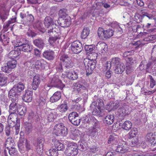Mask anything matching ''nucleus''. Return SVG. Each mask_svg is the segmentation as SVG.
I'll return each mask as SVG.
<instances>
[{
    "instance_id": "1",
    "label": "nucleus",
    "mask_w": 156,
    "mask_h": 156,
    "mask_svg": "<svg viewBox=\"0 0 156 156\" xmlns=\"http://www.w3.org/2000/svg\"><path fill=\"white\" fill-rule=\"evenodd\" d=\"M24 84L21 82L14 85L9 92L8 95L9 98L12 99V101L17 100L20 92L24 89Z\"/></svg>"
},
{
    "instance_id": "2",
    "label": "nucleus",
    "mask_w": 156,
    "mask_h": 156,
    "mask_svg": "<svg viewBox=\"0 0 156 156\" xmlns=\"http://www.w3.org/2000/svg\"><path fill=\"white\" fill-rule=\"evenodd\" d=\"M97 56L98 55L96 53H93L91 54L90 57L92 58V60L87 59L84 62L87 75L91 74L95 68L96 62V59L97 58Z\"/></svg>"
},
{
    "instance_id": "3",
    "label": "nucleus",
    "mask_w": 156,
    "mask_h": 156,
    "mask_svg": "<svg viewBox=\"0 0 156 156\" xmlns=\"http://www.w3.org/2000/svg\"><path fill=\"white\" fill-rule=\"evenodd\" d=\"M98 103L95 101L93 102L91 105V110L93 111L92 114L94 115L99 117L103 116L104 114L101 109L104 106L102 100L98 99L97 100Z\"/></svg>"
},
{
    "instance_id": "4",
    "label": "nucleus",
    "mask_w": 156,
    "mask_h": 156,
    "mask_svg": "<svg viewBox=\"0 0 156 156\" xmlns=\"http://www.w3.org/2000/svg\"><path fill=\"white\" fill-rule=\"evenodd\" d=\"M44 24L47 28L48 31L47 34L50 36L52 35L54 32H56V27L58 26L53 19L49 16L46 17L44 20Z\"/></svg>"
},
{
    "instance_id": "5",
    "label": "nucleus",
    "mask_w": 156,
    "mask_h": 156,
    "mask_svg": "<svg viewBox=\"0 0 156 156\" xmlns=\"http://www.w3.org/2000/svg\"><path fill=\"white\" fill-rule=\"evenodd\" d=\"M53 132L57 136H65L68 134L67 128L62 123L57 124L55 125Z\"/></svg>"
},
{
    "instance_id": "6",
    "label": "nucleus",
    "mask_w": 156,
    "mask_h": 156,
    "mask_svg": "<svg viewBox=\"0 0 156 156\" xmlns=\"http://www.w3.org/2000/svg\"><path fill=\"white\" fill-rule=\"evenodd\" d=\"M17 64L16 60H13L9 61L2 67L1 69L5 72L9 73L13 69L16 67Z\"/></svg>"
},
{
    "instance_id": "7",
    "label": "nucleus",
    "mask_w": 156,
    "mask_h": 156,
    "mask_svg": "<svg viewBox=\"0 0 156 156\" xmlns=\"http://www.w3.org/2000/svg\"><path fill=\"white\" fill-rule=\"evenodd\" d=\"M129 106L124 105L120 107L115 112L116 116L120 119H122L129 114Z\"/></svg>"
},
{
    "instance_id": "8",
    "label": "nucleus",
    "mask_w": 156,
    "mask_h": 156,
    "mask_svg": "<svg viewBox=\"0 0 156 156\" xmlns=\"http://www.w3.org/2000/svg\"><path fill=\"white\" fill-rule=\"evenodd\" d=\"M98 35L99 37L108 38L111 37L113 35V31L111 29L104 30L102 28L99 27L98 30Z\"/></svg>"
},
{
    "instance_id": "9",
    "label": "nucleus",
    "mask_w": 156,
    "mask_h": 156,
    "mask_svg": "<svg viewBox=\"0 0 156 156\" xmlns=\"http://www.w3.org/2000/svg\"><path fill=\"white\" fill-rule=\"evenodd\" d=\"M60 60L62 61L61 64L66 68H72L74 65V64L71 59L66 55H64L61 56Z\"/></svg>"
},
{
    "instance_id": "10",
    "label": "nucleus",
    "mask_w": 156,
    "mask_h": 156,
    "mask_svg": "<svg viewBox=\"0 0 156 156\" xmlns=\"http://www.w3.org/2000/svg\"><path fill=\"white\" fill-rule=\"evenodd\" d=\"M69 119L74 125H79L80 122V120L78 117V115L76 112H73L70 113L69 115Z\"/></svg>"
},
{
    "instance_id": "11",
    "label": "nucleus",
    "mask_w": 156,
    "mask_h": 156,
    "mask_svg": "<svg viewBox=\"0 0 156 156\" xmlns=\"http://www.w3.org/2000/svg\"><path fill=\"white\" fill-rule=\"evenodd\" d=\"M156 67V58L150 59L145 66L146 72L151 73L155 70Z\"/></svg>"
},
{
    "instance_id": "12",
    "label": "nucleus",
    "mask_w": 156,
    "mask_h": 156,
    "mask_svg": "<svg viewBox=\"0 0 156 156\" xmlns=\"http://www.w3.org/2000/svg\"><path fill=\"white\" fill-rule=\"evenodd\" d=\"M71 49L74 53H79L82 50V44L79 41H75L72 44Z\"/></svg>"
},
{
    "instance_id": "13",
    "label": "nucleus",
    "mask_w": 156,
    "mask_h": 156,
    "mask_svg": "<svg viewBox=\"0 0 156 156\" xmlns=\"http://www.w3.org/2000/svg\"><path fill=\"white\" fill-rule=\"evenodd\" d=\"M17 115L16 113H10L8 118V122L9 125L11 127H14L15 125V121L17 122V124L20 123H19V121L17 120Z\"/></svg>"
},
{
    "instance_id": "14",
    "label": "nucleus",
    "mask_w": 156,
    "mask_h": 156,
    "mask_svg": "<svg viewBox=\"0 0 156 156\" xmlns=\"http://www.w3.org/2000/svg\"><path fill=\"white\" fill-rule=\"evenodd\" d=\"M145 139L146 141L149 142L150 146L156 145V132L153 133H148Z\"/></svg>"
},
{
    "instance_id": "15",
    "label": "nucleus",
    "mask_w": 156,
    "mask_h": 156,
    "mask_svg": "<svg viewBox=\"0 0 156 156\" xmlns=\"http://www.w3.org/2000/svg\"><path fill=\"white\" fill-rule=\"evenodd\" d=\"M14 127V128L13 129V131H11V129L13 127H11L9 125V126L6 127L5 132L6 135L7 136H9L11 133H13L14 131H15V135H17L18 134L20 130V124H17V125H16Z\"/></svg>"
},
{
    "instance_id": "16",
    "label": "nucleus",
    "mask_w": 156,
    "mask_h": 156,
    "mask_svg": "<svg viewBox=\"0 0 156 156\" xmlns=\"http://www.w3.org/2000/svg\"><path fill=\"white\" fill-rule=\"evenodd\" d=\"M84 135L83 133L80 131L78 129H72L71 131L70 137L73 140H76L82 137Z\"/></svg>"
},
{
    "instance_id": "17",
    "label": "nucleus",
    "mask_w": 156,
    "mask_h": 156,
    "mask_svg": "<svg viewBox=\"0 0 156 156\" xmlns=\"http://www.w3.org/2000/svg\"><path fill=\"white\" fill-rule=\"evenodd\" d=\"M57 116L56 112L54 110H52L48 111L47 113V120L48 122L53 121Z\"/></svg>"
},
{
    "instance_id": "18",
    "label": "nucleus",
    "mask_w": 156,
    "mask_h": 156,
    "mask_svg": "<svg viewBox=\"0 0 156 156\" xmlns=\"http://www.w3.org/2000/svg\"><path fill=\"white\" fill-rule=\"evenodd\" d=\"M41 82L40 78L38 75L35 76L33 79L31 84L32 87L34 90H36L39 87Z\"/></svg>"
},
{
    "instance_id": "19",
    "label": "nucleus",
    "mask_w": 156,
    "mask_h": 156,
    "mask_svg": "<svg viewBox=\"0 0 156 156\" xmlns=\"http://www.w3.org/2000/svg\"><path fill=\"white\" fill-rule=\"evenodd\" d=\"M119 106V103L118 101L110 102L106 106V109L109 111L116 109Z\"/></svg>"
},
{
    "instance_id": "20",
    "label": "nucleus",
    "mask_w": 156,
    "mask_h": 156,
    "mask_svg": "<svg viewBox=\"0 0 156 156\" xmlns=\"http://www.w3.org/2000/svg\"><path fill=\"white\" fill-rule=\"evenodd\" d=\"M33 92L31 91L26 90L25 94L23 96V99L26 102H30L32 99Z\"/></svg>"
},
{
    "instance_id": "21",
    "label": "nucleus",
    "mask_w": 156,
    "mask_h": 156,
    "mask_svg": "<svg viewBox=\"0 0 156 156\" xmlns=\"http://www.w3.org/2000/svg\"><path fill=\"white\" fill-rule=\"evenodd\" d=\"M25 40L21 37H17L16 40H14L12 42L13 45L15 47H20L24 43Z\"/></svg>"
},
{
    "instance_id": "22",
    "label": "nucleus",
    "mask_w": 156,
    "mask_h": 156,
    "mask_svg": "<svg viewBox=\"0 0 156 156\" xmlns=\"http://www.w3.org/2000/svg\"><path fill=\"white\" fill-rule=\"evenodd\" d=\"M59 78V77L58 75H55L54 77L52 78L51 83L52 84H54L58 87H64L65 85L62 83Z\"/></svg>"
},
{
    "instance_id": "23",
    "label": "nucleus",
    "mask_w": 156,
    "mask_h": 156,
    "mask_svg": "<svg viewBox=\"0 0 156 156\" xmlns=\"http://www.w3.org/2000/svg\"><path fill=\"white\" fill-rule=\"evenodd\" d=\"M125 68L124 64L120 63L116 65L114 69V71L115 73L117 74H121L124 71Z\"/></svg>"
},
{
    "instance_id": "24",
    "label": "nucleus",
    "mask_w": 156,
    "mask_h": 156,
    "mask_svg": "<svg viewBox=\"0 0 156 156\" xmlns=\"http://www.w3.org/2000/svg\"><path fill=\"white\" fill-rule=\"evenodd\" d=\"M119 126L126 130H129L132 127V123L129 121H126L123 123H120Z\"/></svg>"
},
{
    "instance_id": "25",
    "label": "nucleus",
    "mask_w": 156,
    "mask_h": 156,
    "mask_svg": "<svg viewBox=\"0 0 156 156\" xmlns=\"http://www.w3.org/2000/svg\"><path fill=\"white\" fill-rule=\"evenodd\" d=\"M32 49V46L30 44H23L19 48V49L24 52L30 51Z\"/></svg>"
},
{
    "instance_id": "26",
    "label": "nucleus",
    "mask_w": 156,
    "mask_h": 156,
    "mask_svg": "<svg viewBox=\"0 0 156 156\" xmlns=\"http://www.w3.org/2000/svg\"><path fill=\"white\" fill-rule=\"evenodd\" d=\"M61 97V94L60 92L57 91L55 92L51 97L50 101L53 103L58 101Z\"/></svg>"
},
{
    "instance_id": "27",
    "label": "nucleus",
    "mask_w": 156,
    "mask_h": 156,
    "mask_svg": "<svg viewBox=\"0 0 156 156\" xmlns=\"http://www.w3.org/2000/svg\"><path fill=\"white\" fill-rule=\"evenodd\" d=\"M114 116L113 115L107 116L103 120V122L105 124L110 125L113 123L114 121Z\"/></svg>"
},
{
    "instance_id": "28",
    "label": "nucleus",
    "mask_w": 156,
    "mask_h": 156,
    "mask_svg": "<svg viewBox=\"0 0 156 156\" xmlns=\"http://www.w3.org/2000/svg\"><path fill=\"white\" fill-rule=\"evenodd\" d=\"M66 75L67 77L72 80H75L78 77L77 73L71 70L68 71Z\"/></svg>"
},
{
    "instance_id": "29",
    "label": "nucleus",
    "mask_w": 156,
    "mask_h": 156,
    "mask_svg": "<svg viewBox=\"0 0 156 156\" xmlns=\"http://www.w3.org/2000/svg\"><path fill=\"white\" fill-rule=\"evenodd\" d=\"M21 53L20 49L17 50L12 51L9 54V56L12 59L16 58Z\"/></svg>"
},
{
    "instance_id": "30",
    "label": "nucleus",
    "mask_w": 156,
    "mask_h": 156,
    "mask_svg": "<svg viewBox=\"0 0 156 156\" xmlns=\"http://www.w3.org/2000/svg\"><path fill=\"white\" fill-rule=\"evenodd\" d=\"M12 103L9 106V112L10 113H15L17 111V107L16 102H15L16 101H12L11 99Z\"/></svg>"
},
{
    "instance_id": "31",
    "label": "nucleus",
    "mask_w": 156,
    "mask_h": 156,
    "mask_svg": "<svg viewBox=\"0 0 156 156\" xmlns=\"http://www.w3.org/2000/svg\"><path fill=\"white\" fill-rule=\"evenodd\" d=\"M54 52L52 51H47L44 52L43 53V55L46 59L51 60L54 58Z\"/></svg>"
},
{
    "instance_id": "32",
    "label": "nucleus",
    "mask_w": 156,
    "mask_h": 156,
    "mask_svg": "<svg viewBox=\"0 0 156 156\" xmlns=\"http://www.w3.org/2000/svg\"><path fill=\"white\" fill-rule=\"evenodd\" d=\"M63 19L62 20L61 22L60 23V26L62 27H69L71 23L70 19H68V17Z\"/></svg>"
},
{
    "instance_id": "33",
    "label": "nucleus",
    "mask_w": 156,
    "mask_h": 156,
    "mask_svg": "<svg viewBox=\"0 0 156 156\" xmlns=\"http://www.w3.org/2000/svg\"><path fill=\"white\" fill-rule=\"evenodd\" d=\"M17 112L20 115L24 116L26 112V108L22 106L17 107Z\"/></svg>"
},
{
    "instance_id": "34",
    "label": "nucleus",
    "mask_w": 156,
    "mask_h": 156,
    "mask_svg": "<svg viewBox=\"0 0 156 156\" xmlns=\"http://www.w3.org/2000/svg\"><path fill=\"white\" fill-rule=\"evenodd\" d=\"M73 85L74 90L78 93L82 89H85L87 87L83 86L81 84L78 83H74Z\"/></svg>"
},
{
    "instance_id": "35",
    "label": "nucleus",
    "mask_w": 156,
    "mask_h": 156,
    "mask_svg": "<svg viewBox=\"0 0 156 156\" xmlns=\"http://www.w3.org/2000/svg\"><path fill=\"white\" fill-rule=\"evenodd\" d=\"M34 43L35 45L40 48H42L44 45V41L41 39L35 40L34 41Z\"/></svg>"
},
{
    "instance_id": "36",
    "label": "nucleus",
    "mask_w": 156,
    "mask_h": 156,
    "mask_svg": "<svg viewBox=\"0 0 156 156\" xmlns=\"http://www.w3.org/2000/svg\"><path fill=\"white\" fill-rule=\"evenodd\" d=\"M7 80V77L3 75V73L0 72V87L3 86L6 84Z\"/></svg>"
},
{
    "instance_id": "37",
    "label": "nucleus",
    "mask_w": 156,
    "mask_h": 156,
    "mask_svg": "<svg viewBox=\"0 0 156 156\" xmlns=\"http://www.w3.org/2000/svg\"><path fill=\"white\" fill-rule=\"evenodd\" d=\"M98 47H101V51L102 53L105 52L107 50L108 46L104 42H99L97 45Z\"/></svg>"
},
{
    "instance_id": "38",
    "label": "nucleus",
    "mask_w": 156,
    "mask_h": 156,
    "mask_svg": "<svg viewBox=\"0 0 156 156\" xmlns=\"http://www.w3.org/2000/svg\"><path fill=\"white\" fill-rule=\"evenodd\" d=\"M60 17L62 18H65L68 17L67 10L65 9H61L59 11Z\"/></svg>"
},
{
    "instance_id": "39",
    "label": "nucleus",
    "mask_w": 156,
    "mask_h": 156,
    "mask_svg": "<svg viewBox=\"0 0 156 156\" xmlns=\"http://www.w3.org/2000/svg\"><path fill=\"white\" fill-rule=\"evenodd\" d=\"M57 109L61 112H64L68 109V107L67 104H62L58 106L57 108Z\"/></svg>"
},
{
    "instance_id": "40",
    "label": "nucleus",
    "mask_w": 156,
    "mask_h": 156,
    "mask_svg": "<svg viewBox=\"0 0 156 156\" xmlns=\"http://www.w3.org/2000/svg\"><path fill=\"white\" fill-rule=\"evenodd\" d=\"M89 30L88 28H85L83 29L81 34V37L82 39L86 38L89 34Z\"/></svg>"
},
{
    "instance_id": "41",
    "label": "nucleus",
    "mask_w": 156,
    "mask_h": 156,
    "mask_svg": "<svg viewBox=\"0 0 156 156\" xmlns=\"http://www.w3.org/2000/svg\"><path fill=\"white\" fill-rule=\"evenodd\" d=\"M128 149V147H117L115 151L117 152L123 153L127 152Z\"/></svg>"
},
{
    "instance_id": "42",
    "label": "nucleus",
    "mask_w": 156,
    "mask_h": 156,
    "mask_svg": "<svg viewBox=\"0 0 156 156\" xmlns=\"http://www.w3.org/2000/svg\"><path fill=\"white\" fill-rule=\"evenodd\" d=\"M119 59L118 58H113L112 59L111 61L110 62V64L109 66H107V69H109L111 66H114V65L119 64Z\"/></svg>"
},
{
    "instance_id": "43",
    "label": "nucleus",
    "mask_w": 156,
    "mask_h": 156,
    "mask_svg": "<svg viewBox=\"0 0 156 156\" xmlns=\"http://www.w3.org/2000/svg\"><path fill=\"white\" fill-rule=\"evenodd\" d=\"M95 3L98 9L102 5H103L104 7L106 8H108L110 7V5L106 3H103L102 2H98L97 1H96L95 2Z\"/></svg>"
},
{
    "instance_id": "44",
    "label": "nucleus",
    "mask_w": 156,
    "mask_h": 156,
    "mask_svg": "<svg viewBox=\"0 0 156 156\" xmlns=\"http://www.w3.org/2000/svg\"><path fill=\"white\" fill-rule=\"evenodd\" d=\"M137 133V130L136 128H133L128 133L129 138H132L135 137Z\"/></svg>"
},
{
    "instance_id": "45",
    "label": "nucleus",
    "mask_w": 156,
    "mask_h": 156,
    "mask_svg": "<svg viewBox=\"0 0 156 156\" xmlns=\"http://www.w3.org/2000/svg\"><path fill=\"white\" fill-rule=\"evenodd\" d=\"M14 142L13 140L11 138H8L5 143V145L8 146H12L14 145Z\"/></svg>"
},
{
    "instance_id": "46",
    "label": "nucleus",
    "mask_w": 156,
    "mask_h": 156,
    "mask_svg": "<svg viewBox=\"0 0 156 156\" xmlns=\"http://www.w3.org/2000/svg\"><path fill=\"white\" fill-rule=\"evenodd\" d=\"M74 148L73 147H67L65 151V153L68 156H70L73 153V150H74Z\"/></svg>"
},
{
    "instance_id": "47",
    "label": "nucleus",
    "mask_w": 156,
    "mask_h": 156,
    "mask_svg": "<svg viewBox=\"0 0 156 156\" xmlns=\"http://www.w3.org/2000/svg\"><path fill=\"white\" fill-rule=\"evenodd\" d=\"M49 152L51 156H57L58 155V152L56 147H55L53 148L50 149L49 150Z\"/></svg>"
},
{
    "instance_id": "48",
    "label": "nucleus",
    "mask_w": 156,
    "mask_h": 156,
    "mask_svg": "<svg viewBox=\"0 0 156 156\" xmlns=\"http://www.w3.org/2000/svg\"><path fill=\"white\" fill-rule=\"evenodd\" d=\"M142 16L143 17L144 16H146L148 17L149 20L153 19L155 21L156 20V18H154L152 14H149L147 12H143L142 13Z\"/></svg>"
},
{
    "instance_id": "49",
    "label": "nucleus",
    "mask_w": 156,
    "mask_h": 156,
    "mask_svg": "<svg viewBox=\"0 0 156 156\" xmlns=\"http://www.w3.org/2000/svg\"><path fill=\"white\" fill-rule=\"evenodd\" d=\"M0 41L5 45L8 43L9 41L6 38V37L5 35H1L0 36Z\"/></svg>"
},
{
    "instance_id": "50",
    "label": "nucleus",
    "mask_w": 156,
    "mask_h": 156,
    "mask_svg": "<svg viewBox=\"0 0 156 156\" xmlns=\"http://www.w3.org/2000/svg\"><path fill=\"white\" fill-rule=\"evenodd\" d=\"M125 0H120V1L119 4L122 6H128L129 9L131 8V5L128 3L126 1H125Z\"/></svg>"
},
{
    "instance_id": "51",
    "label": "nucleus",
    "mask_w": 156,
    "mask_h": 156,
    "mask_svg": "<svg viewBox=\"0 0 156 156\" xmlns=\"http://www.w3.org/2000/svg\"><path fill=\"white\" fill-rule=\"evenodd\" d=\"M117 136L115 134L111 135L108 138V143L109 144L112 143V142H113L114 140H115L117 138Z\"/></svg>"
},
{
    "instance_id": "52",
    "label": "nucleus",
    "mask_w": 156,
    "mask_h": 156,
    "mask_svg": "<svg viewBox=\"0 0 156 156\" xmlns=\"http://www.w3.org/2000/svg\"><path fill=\"white\" fill-rule=\"evenodd\" d=\"M52 142V145L54 144L55 146H62L63 145V144L60 141L56 139L53 140Z\"/></svg>"
},
{
    "instance_id": "53",
    "label": "nucleus",
    "mask_w": 156,
    "mask_h": 156,
    "mask_svg": "<svg viewBox=\"0 0 156 156\" xmlns=\"http://www.w3.org/2000/svg\"><path fill=\"white\" fill-rule=\"evenodd\" d=\"M47 99V98L46 96H44V98H42L41 97L39 101L40 105L43 106L46 103V101Z\"/></svg>"
},
{
    "instance_id": "54",
    "label": "nucleus",
    "mask_w": 156,
    "mask_h": 156,
    "mask_svg": "<svg viewBox=\"0 0 156 156\" xmlns=\"http://www.w3.org/2000/svg\"><path fill=\"white\" fill-rule=\"evenodd\" d=\"M141 16L138 13H136L134 16V19L135 21L139 23L141 20Z\"/></svg>"
},
{
    "instance_id": "55",
    "label": "nucleus",
    "mask_w": 156,
    "mask_h": 156,
    "mask_svg": "<svg viewBox=\"0 0 156 156\" xmlns=\"http://www.w3.org/2000/svg\"><path fill=\"white\" fill-rule=\"evenodd\" d=\"M149 78L150 79V86L152 88L155 85V82L154 80L152 78L151 76V75L149 76Z\"/></svg>"
},
{
    "instance_id": "56",
    "label": "nucleus",
    "mask_w": 156,
    "mask_h": 156,
    "mask_svg": "<svg viewBox=\"0 0 156 156\" xmlns=\"http://www.w3.org/2000/svg\"><path fill=\"white\" fill-rule=\"evenodd\" d=\"M44 142V139L42 137H39L37 139V145L39 146L41 145H42Z\"/></svg>"
},
{
    "instance_id": "57",
    "label": "nucleus",
    "mask_w": 156,
    "mask_h": 156,
    "mask_svg": "<svg viewBox=\"0 0 156 156\" xmlns=\"http://www.w3.org/2000/svg\"><path fill=\"white\" fill-rule=\"evenodd\" d=\"M49 42L51 44L54 45V43L55 42H58V41H57V39L55 37H51L49 38Z\"/></svg>"
},
{
    "instance_id": "58",
    "label": "nucleus",
    "mask_w": 156,
    "mask_h": 156,
    "mask_svg": "<svg viewBox=\"0 0 156 156\" xmlns=\"http://www.w3.org/2000/svg\"><path fill=\"white\" fill-rule=\"evenodd\" d=\"M26 20L29 21H32L34 20V17L31 14H28L27 15Z\"/></svg>"
},
{
    "instance_id": "59",
    "label": "nucleus",
    "mask_w": 156,
    "mask_h": 156,
    "mask_svg": "<svg viewBox=\"0 0 156 156\" xmlns=\"http://www.w3.org/2000/svg\"><path fill=\"white\" fill-rule=\"evenodd\" d=\"M85 49L86 51H91L93 50V47L91 45H86L85 46Z\"/></svg>"
},
{
    "instance_id": "60",
    "label": "nucleus",
    "mask_w": 156,
    "mask_h": 156,
    "mask_svg": "<svg viewBox=\"0 0 156 156\" xmlns=\"http://www.w3.org/2000/svg\"><path fill=\"white\" fill-rule=\"evenodd\" d=\"M17 18V15L16 13H15V15L12 16V18L9 21H10L11 23H13L16 22V19Z\"/></svg>"
},
{
    "instance_id": "61",
    "label": "nucleus",
    "mask_w": 156,
    "mask_h": 156,
    "mask_svg": "<svg viewBox=\"0 0 156 156\" xmlns=\"http://www.w3.org/2000/svg\"><path fill=\"white\" fill-rule=\"evenodd\" d=\"M7 148L9 149V153L14 154L16 152V150L15 147H11L10 148L7 147Z\"/></svg>"
},
{
    "instance_id": "62",
    "label": "nucleus",
    "mask_w": 156,
    "mask_h": 156,
    "mask_svg": "<svg viewBox=\"0 0 156 156\" xmlns=\"http://www.w3.org/2000/svg\"><path fill=\"white\" fill-rule=\"evenodd\" d=\"M53 86V85L52 84H48L46 85H45L44 86V88L45 90L46 91V92L48 91L50 88V87H52ZM47 93V92H46Z\"/></svg>"
},
{
    "instance_id": "63",
    "label": "nucleus",
    "mask_w": 156,
    "mask_h": 156,
    "mask_svg": "<svg viewBox=\"0 0 156 156\" xmlns=\"http://www.w3.org/2000/svg\"><path fill=\"white\" fill-rule=\"evenodd\" d=\"M37 151L38 154H41L43 151L42 147H37Z\"/></svg>"
},
{
    "instance_id": "64",
    "label": "nucleus",
    "mask_w": 156,
    "mask_h": 156,
    "mask_svg": "<svg viewBox=\"0 0 156 156\" xmlns=\"http://www.w3.org/2000/svg\"><path fill=\"white\" fill-rule=\"evenodd\" d=\"M41 65V61L40 60H37L35 62V66L37 69L39 68Z\"/></svg>"
}]
</instances>
